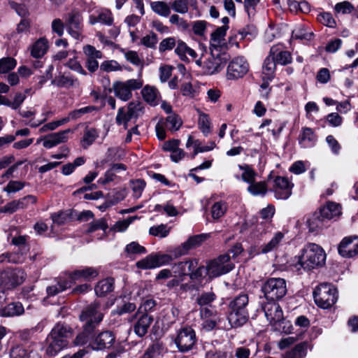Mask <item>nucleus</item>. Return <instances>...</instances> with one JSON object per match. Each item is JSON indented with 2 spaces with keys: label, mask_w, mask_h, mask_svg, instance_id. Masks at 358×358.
I'll return each instance as SVG.
<instances>
[{
  "label": "nucleus",
  "mask_w": 358,
  "mask_h": 358,
  "mask_svg": "<svg viewBox=\"0 0 358 358\" xmlns=\"http://www.w3.org/2000/svg\"><path fill=\"white\" fill-rule=\"evenodd\" d=\"M249 70V64L243 57H236L229 64L227 69V78L237 80L243 78Z\"/></svg>",
  "instance_id": "12"
},
{
  "label": "nucleus",
  "mask_w": 358,
  "mask_h": 358,
  "mask_svg": "<svg viewBox=\"0 0 358 358\" xmlns=\"http://www.w3.org/2000/svg\"><path fill=\"white\" fill-rule=\"evenodd\" d=\"M197 338L195 331L189 326L181 328L175 339V343L181 352H187L196 345Z\"/></svg>",
  "instance_id": "10"
},
{
  "label": "nucleus",
  "mask_w": 358,
  "mask_h": 358,
  "mask_svg": "<svg viewBox=\"0 0 358 358\" xmlns=\"http://www.w3.org/2000/svg\"><path fill=\"white\" fill-rule=\"evenodd\" d=\"M338 251L343 257L356 256L358 254V236L344 238L338 245Z\"/></svg>",
  "instance_id": "19"
},
{
  "label": "nucleus",
  "mask_w": 358,
  "mask_h": 358,
  "mask_svg": "<svg viewBox=\"0 0 358 358\" xmlns=\"http://www.w3.org/2000/svg\"><path fill=\"white\" fill-rule=\"evenodd\" d=\"M283 238L284 234L282 232H276L268 243L261 245L258 248L257 251L255 253V255L260 254H267L268 252L277 250Z\"/></svg>",
  "instance_id": "27"
},
{
  "label": "nucleus",
  "mask_w": 358,
  "mask_h": 358,
  "mask_svg": "<svg viewBox=\"0 0 358 358\" xmlns=\"http://www.w3.org/2000/svg\"><path fill=\"white\" fill-rule=\"evenodd\" d=\"M11 358H31L30 354H28L22 347L15 346L10 351Z\"/></svg>",
  "instance_id": "64"
},
{
  "label": "nucleus",
  "mask_w": 358,
  "mask_h": 358,
  "mask_svg": "<svg viewBox=\"0 0 358 358\" xmlns=\"http://www.w3.org/2000/svg\"><path fill=\"white\" fill-rule=\"evenodd\" d=\"M144 113V107L140 101H131L126 106L118 109L115 122L117 125H122L124 129H128V123L136 120Z\"/></svg>",
  "instance_id": "8"
},
{
  "label": "nucleus",
  "mask_w": 358,
  "mask_h": 358,
  "mask_svg": "<svg viewBox=\"0 0 358 358\" xmlns=\"http://www.w3.org/2000/svg\"><path fill=\"white\" fill-rule=\"evenodd\" d=\"M199 127L201 131L204 134L205 136H207L211 131L210 128V121L209 116L207 114L201 113L199 115V122H198Z\"/></svg>",
  "instance_id": "49"
},
{
  "label": "nucleus",
  "mask_w": 358,
  "mask_h": 358,
  "mask_svg": "<svg viewBox=\"0 0 358 358\" xmlns=\"http://www.w3.org/2000/svg\"><path fill=\"white\" fill-rule=\"evenodd\" d=\"M182 121L177 114L169 115L166 119V128L173 131L178 130L182 126Z\"/></svg>",
  "instance_id": "44"
},
{
  "label": "nucleus",
  "mask_w": 358,
  "mask_h": 358,
  "mask_svg": "<svg viewBox=\"0 0 358 358\" xmlns=\"http://www.w3.org/2000/svg\"><path fill=\"white\" fill-rule=\"evenodd\" d=\"M317 213L328 224L329 220L337 218L341 214V206L334 202H328L322 206Z\"/></svg>",
  "instance_id": "24"
},
{
  "label": "nucleus",
  "mask_w": 358,
  "mask_h": 358,
  "mask_svg": "<svg viewBox=\"0 0 358 358\" xmlns=\"http://www.w3.org/2000/svg\"><path fill=\"white\" fill-rule=\"evenodd\" d=\"M294 185L283 176H276L272 182L271 191L277 199H287L292 194Z\"/></svg>",
  "instance_id": "15"
},
{
  "label": "nucleus",
  "mask_w": 358,
  "mask_h": 358,
  "mask_svg": "<svg viewBox=\"0 0 358 358\" xmlns=\"http://www.w3.org/2000/svg\"><path fill=\"white\" fill-rule=\"evenodd\" d=\"M158 42V38L155 33L151 32L150 34H148L143 36L141 38V43L146 48L155 49L157 46V43Z\"/></svg>",
  "instance_id": "54"
},
{
  "label": "nucleus",
  "mask_w": 358,
  "mask_h": 358,
  "mask_svg": "<svg viewBox=\"0 0 358 358\" xmlns=\"http://www.w3.org/2000/svg\"><path fill=\"white\" fill-rule=\"evenodd\" d=\"M277 62H275V59L271 54V50L269 51V55L266 57L263 64V71L264 73L267 75L268 77H273V73L275 70Z\"/></svg>",
  "instance_id": "42"
},
{
  "label": "nucleus",
  "mask_w": 358,
  "mask_h": 358,
  "mask_svg": "<svg viewBox=\"0 0 358 358\" xmlns=\"http://www.w3.org/2000/svg\"><path fill=\"white\" fill-rule=\"evenodd\" d=\"M313 298L318 307L327 309L337 301L338 292L332 284L321 283L315 287L313 292Z\"/></svg>",
  "instance_id": "4"
},
{
  "label": "nucleus",
  "mask_w": 358,
  "mask_h": 358,
  "mask_svg": "<svg viewBox=\"0 0 358 358\" xmlns=\"http://www.w3.org/2000/svg\"><path fill=\"white\" fill-rule=\"evenodd\" d=\"M355 10V6L349 1H344L337 3L334 6V10L336 13H342L343 15L350 14Z\"/></svg>",
  "instance_id": "51"
},
{
  "label": "nucleus",
  "mask_w": 358,
  "mask_h": 358,
  "mask_svg": "<svg viewBox=\"0 0 358 358\" xmlns=\"http://www.w3.org/2000/svg\"><path fill=\"white\" fill-rule=\"evenodd\" d=\"M22 273L12 270L0 272V287L3 289H12L23 282Z\"/></svg>",
  "instance_id": "17"
},
{
  "label": "nucleus",
  "mask_w": 358,
  "mask_h": 358,
  "mask_svg": "<svg viewBox=\"0 0 358 358\" xmlns=\"http://www.w3.org/2000/svg\"><path fill=\"white\" fill-rule=\"evenodd\" d=\"M152 315L148 313H142L134 324V331L140 338L143 337L148 331L150 325L153 322Z\"/></svg>",
  "instance_id": "25"
},
{
  "label": "nucleus",
  "mask_w": 358,
  "mask_h": 358,
  "mask_svg": "<svg viewBox=\"0 0 358 358\" xmlns=\"http://www.w3.org/2000/svg\"><path fill=\"white\" fill-rule=\"evenodd\" d=\"M318 21L324 25L334 27L336 24L335 20L330 13H321L317 16Z\"/></svg>",
  "instance_id": "60"
},
{
  "label": "nucleus",
  "mask_w": 358,
  "mask_h": 358,
  "mask_svg": "<svg viewBox=\"0 0 358 358\" xmlns=\"http://www.w3.org/2000/svg\"><path fill=\"white\" fill-rule=\"evenodd\" d=\"M261 291L267 301H278L287 294V284L281 278H269L262 285Z\"/></svg>",
  "instance_id": "5"
},
{
  "label": "nucleus",
  "mask_w": 358,
  "mask_h": 358,
  "mask_svg": "<svg viewBox=\"0 0 358 358\" xmlns=\"http://www.w3.org/2000/svg\"><path fill=\"white\" fill-rule=\"evenodd\" d=\"M206 358H234V354L225 349H213L206 352Z\"/></svg>",
  "instance_id": "46"
},
{
  "label": "nucleus",
  "mask_w": 358,
  "mask_h": 358,
  "mask_svg": "<svg viewBox=\"0 0 358 358\" xmlns=\"http://www.w3.org/2000/svg\"><path fill=\"white\" fill-rule=\"evenodd\" d=\"M85 326H83V331L77 335L73 341V343L76 345H83L86 344L89 339L92 336L94 331H85Z\"/></svg>",
  "instance_id": "53"
},
{
  "label": "nucleus",
  "mask_w": 358,
  "mask_h": 358,
  "mask_svg": "<svg viewBox=\"0 0 358 358\" xmlns=\"http://www.w3.org/2000/svg\"><path fill=\"white\" fill-rule=\"evenodd\" d=\"M98 20L107 26H111L113 23V17L112 13L109 10H103L99 13Z\"/></svg>",
  "instance_id": "62"
},
{
  "label": "nucleus",
  "mask_w": 358,
  "mask_h": 358,
  "mask_svg": "<svg viewBox=\"0 0 358 358\" xmlns=\"http://www.w3.org/2000/svg\"><path fill=\"white\" fill-rule=\"evenodd\" d=\"M17 65L16 60L10 57L0 59V73H6L13 69Z\"/></svg>",
  "instance_id": "48"
},
{
  "label": "nucleus",
  "mask_w": 358,
  "mask_h": 358,
  "mask_svg": "<svg viewBox=\"0 0 358 358\" xmlns=\"http://www.w3.org/2000/svg\"><path fill=\"white\" fill-rule=\"evenodd\" d=\"M262 310L271 326L282 319V308L276 301H268L262 305Z\"/></svg>",
  "instance_id": "20"
},
{
  "label": "nucleus",
  "mask_w": 358,
  "mask_h": 358,
  "mask_svg": "<svg viewBox=\"0 0 358 358\" xmlns=\"http://www.w3.org/2000/svg\"><path fill=\"white\" fill-rule=\"evenodd\" d=\"M114 278H107L97 282L94 291L98 296H103L114 289Z\"/></svg>",
  "instance_id": "31"
},
{
  "label": "nucleus",
  "mask_w": 358,
  "mask_h": 358,
  "mask_svg": "<svg viewBox=\"0 0 358 358\" xmlns=\"http://www.w3.org/2000/svg\"><path fill=\"white\" fill-rule=\"evenodd\" d=\"M217 296L213 292H203L196 298V303L200 306H211L212 303L215 301Z\"/></svg>",
  "instance_id": "38"
},
{
  "label": "nucleus",
  "mask_w": 358,
  "mask_h": 358,
  "mask_svg": "<svg viewBox=\"0 0 358 358\" xmlns=\"http://www.w3.org/2000/svg\"><path fill=\"white\" fill-rule=\"evenodd\" d=\"M177 41L175 37H168L163 39L159 45V51L164 52L171 50L176 46Z\"/></svg>",
  "instance_id": "55"
},
{
  "label": "nucleus",
  "mask_w": 358,
  "mask_h": 358,
  "mask_svg": "<svg viewBox=\"0 0 358 358\" xmlns=\"http://www.w3.org/2000/svg\"><path fill=\"white\" fill-rule=\"evenodd\" d=\"M316 141L317 136L311 128H302V132L299 137V142L302 148L313 147L315 144Z\"/></svg>",
  "instance_id": "30"
},
{
  "label": "nucleus",
  "mask_w": 358,
  "mask_h": 358,
  "mask_svg": "<svg viewBox=\"0 0 358 358\" xmlns=\"http://www.w3.org/2000/svg\"><path fill=\"white\" fill-rule=\"evenodd\" d=\"M99 275V271L93 267H84L69 273V281L72 284L77 280H91Z\"/></svg>",
  "instance_id": "22"
},
{
  "label": "nucleus",
  "mask_w": 358,
  "mask_h": 358,
  "mask_svg": "<svg viewBox=\"0 0 358 358\" xmlns=\"http://www.w3.org/2000/svg\"><path fill=\"white\" fill-rule=\"evenodd\" d=\"M71 131L70 129L52 133L43 138V145L45 148H52L60 143H65L68 141V134Z\"/></svg>",
  "instance_id": "23"
},
{
  "label": "nucleus",
  "mask_w": 358,
  "mask_h": 358,
  "mask_svg": "<svg viewBox=\"0 0 358 358\" xmlns=\"http://www.w3.org/2000/svg\"><path fill=\"white\" fill-rule=\"evenodd\" d=\"M80 320L84 322L85 331H94L103 318V313L101 312V303L94 301L83 308L80 316Z\"/></svg>",
  "instance_id": "6"
},
{
  "label": "nucleus",
  "mask_w": 358,
  "mask_h": 358,
  "mask_svg": "<svg viewBox=\"0 0 358 358\" xmlns=\"http://www.w3.org/2000/svg\"><path fill=\"white\" fill-rule=\"evenodd\" d=\"M306 224L308 228L309 232L316 234L320 232L327 225L317 211L315 212L307 218Z\"/></svg>",
  "instance_id": "28"
},
{
  "label": "nucleus",
  "mask_w": 358,
  "mask_h": 358,
  "mask_svg": "<svg viewBox=\"0 0 358 358\" xmlns=\"http://www.w3.org/2000/svg\"><path fill=\"white\" fill-rule=\"evenodd\" d=\"M228 28V26L220 27L211 34L210 45L212 46H220L221 41L224 40V37L226 36V32Z\"/></svg>",
  "instance_id": "41"
},
{
  "label": "nucleus",
  "mask_w": 358,
  "mask_h": 358,
  "mask_svg": "<svg viewBox=\"0 0 358 358\" xmlns=\"http://www.w3.org/2000/svg\"><path fill=\"white\" fill-rule=\"evenodd\" d=\"M173 257L166 254L152 253L136 262V266L141 269H152L167 264Z\"/></svg>",
  "instance_id": "13"
},
{
  "label": "nucleus",
  "mask_w": 358,
  "mask_h": 358,
  "mask_svg": "<svg viewBox=\"0 0 358 358\" xmlns=\"http://www.w3.org/2000/svg\"><path fill=\"white\" fill-rule=\"evenodd\" d=\"M274 331H278L281 334H289L292 332L293 326L290 321L287 320L282 316V319L275 323L273 326Z\"/></svg>",
  "instance_id": "45"
},
{
  "label": "nucleus",
  "mask_w": 358,
  "mask_h": 358,
  "mask_svg": "<svg viewBox=\"0 0 358 358\" xmlns=\"http://www.w3.org/2000/svg\"><path fill=\"white\" fill-rule=\"evenodd\" d=\"M115 342V334L110 331H103L94 338L92 346L96 350H108L113 346Z\"/></svg>",
  "instance_id": "18"
},
{
  "label": "nucleus",
  "mask_w": 358,
  "mask_h": 358,
  "mask_svg": "<svg viewBox=\"0 0 358 358\" xmlns=\"http://www.w3.org/2000/svg\"><path fill=\"white\" fill-rule=\"evenodd\" d=\"M141 94L143 99L152 106L157 104V90L156 88L145 86L143 88Z\"/></svg>",
  "instance_id": "39"
},
{
  "label": "nucleus",
  "mask_w": 358,
  "mask_h": 358,
  "mask_svg": "<svg viewBox=\"0 0 358 358\" xmlns=\"http://www.w3.org/2000/svg\"><path fill=\"white\" fill-rule=\"evenodd\" d=\"M308 343L302 342L297 344L293 349L287 352L282 358H305L307 354Z\"/></svg>",
  "instance_id": "35"
},
{
  "label": "nucleus",
  "mask_w": 358,
  "mask_h": 358,
  "mask_svg": "<svg viewBox=\"0 0 358 358\" xmlns=\"http://www.w3.org/2000/svg\"><path fill=\"white\" fill-rule=\"evenodd\" d=\"M53 222L57 224H63L71 220V213L68 211H61L51 215Z\"/></svg>",
  "instance_id": "63"
},
{
  "label": "nucleus",
  "mask_w": 358,
  "mask_h": 358,
  "mask_svg": "<svg viewBox=\"0 0 358 358\" xmlns=\"http://www.w3.org/2000/svg\"><path fill=\"white\" fill-rule=\"evenodd\" d=\"M136 308V304L131 302L124 303L122 305L117 306L114 310L115 313L118 315H122L127 313L134 312Z\"/></svg>",
  "instance_id": "57"
},
{
  "label": "nucleus",
  "mask_w": 358,
  "mask_h": 358,
  "mask_svg": "<svg viewBox=\"0 0 358 358\" xmlns=\"http://www.w3.org/2000/svg\"><path fill=\"white\" fill-rule=\"evenodd\" d=\"M131 186L134 192V196L139 198L145 187V182L142 179L131 181Z\"/></svg>",
  "instance_id": "58"
},
{
  "label": "nucleus",
  "mask_w": 358,
  "mask_h": 358,
  "mask_svg": "<svg viewBox=\"0 0 358 358\" xmlns=\"http://www.w3.org/2000/svg\"><path fill=\"white\" fill-rule=\"evenodd\" d=\"M249 297L246 293H241L231 300L229 304L228 321L232 328L243 326L249 320Z\"/></svg>",
  "instance_id": "2"
},
{
  "label": "nucleus",
  "mask_w": 358,
  "mask_h": 358,
  "mask_svg": "<svg viewBox=\"0 0 358 358\" xmlns=\"http://www.w3.org/2000/svg\"><path fill=\"white\" fill-rule=\"evenodd\" d=\"M97 136L98 134L95 129H86L83 137V147L85 148L92 145Z\"/></svg>",
  "instance_id": "50"
},
{
  "label": "nucleus",
  "mask_w": 358,
  "mask_h": 358,
  "mask_svg": "<svg viewBox=\"0 0 358 358\" xmlns=\"http://www.w3.org/2000/svg\"><path fill=\"white\" fill-rule=\"evenodd\" d=\"M230 259L231 257L229 255H222L209 262L205 266L206 275L213 278L231 271L234 268V264L230 262Z\"/></svg>",
  "instance_id": "9"
},
{
  "label": "nucleus",
  "mask_w": 358,
  "mask_h": 358,
  "mask_svg": "<svg viewBox=\"0 0 358 358\" xmlns=\"http://www.w3.org/2000/svg\"><path fill=\"white\" fill-rule=\"evenodd\" d=\"M271 54L275 59L278 64L285 66L292 61V55L289 51L282 50L280 45H273L271 48Z\"/></svg>",
  "instance_id": "29"
},
{
  "label": "nucleus",
  "mask_w": 358,
  "mask_h": 358,
  "mask_svg": "<svg viewBox=\"0 0 358 358\" xmlns=\"http://www.w3.org/2000/svg\"><path fill=\"white\" fill-rule=\"evenodd\" d=\"M326 254L324 250L315 243L307 244L302 250V255L296 265L305 270H311L321 266L325 262Z\"/></svg>",
  "instance_id": "3"
},
{
  "label": "nucleus",
  "mask_w": 358,
  "mask_h": 358,
  "mask_svg": "<svg viewBox=\"0 0 358 358\" xmlns=\"http://www.w3.org/2000/svg\"><path fill=\"white\" fill-rule=\"evenodd\" d=\"M72 285L71 281H69L67 279L59 278L57 284L47 287L46 292L48 296H54L57 294L66 290L71 287Z\"/></svg>",
  "instance_id": "32"
},
{
  "label": "nucleus",
  "mask_w": 358,
  "mask_h": 358,
  "mask_svg": "<svg viewBox=\"0 0 358 358\" xmlns=\"http://www.w3.org/2000/svg\"><path fill=\"white\" fill-rule=\"evenodd\" d=\"M149 233L152 236H159L162 238H164L169 235V229H167V226L166 224H162L158 226H153L150 227Z\"/></svg>",
  "instance_id": "56"
},
{
  "label": "nucleus",
  "mask_w": 358,
  "mask_h": 358,
  "mask_svg": "<svg viewBox=\"0 0 358 358\" xmlns=\"http://www.w3.org/2000/svg\"><path fill=\"white\" fill-rule=\"evenodd\" d=\"M48 42L45 38H40L31 47V55L34 58L42 57L48 49Z\"/></svg>",
  "instance_id": "33"
},
{
  "label": "nucleus",
  "mask_w": 358,
  "mask_h": 358,
  "mask_svg": "<svg viewBox=\"0 0 358 358\" xmlns=\"http://www.w3.org/2000/svg\"><path fill=\"white\" fill-rule=\"evenodd\" d=\"M228 205L225 201H219L213 203L211 207V216L213 220H218L223 217L227 211Z\"/></svg>",
  "instance_id": "40"
},
{
  "label": "nucleus",
  "mask_w": 358,
  "mask_h": 358,
  "mask_svg": "<svg viewBox=\"0 0 358 358\" xmlns=\"http://www.w3.org/2000/svg\"><path fill=\"white\" fill-rule=\"evenodd\" d=\"M150 7L152 10L159 16L166 17L171 14V7L165 1L151 2Z\"/></svg>",
  "instance_id": "36"
},
{
  "label": "nucleus",
  "mask_w": 358,
  "mask_h": 358,
  "mask_svg": "<svg viewBox=\"0 0 358 358\" xmlns=\"http://www.w3.org/2000/svg\"><path fill=\"white\" fill-rule=\"evenodd\" d=\"M171 7L176 13L185 14L189 10L188 0H173Z\"/></svg>",
  "instance_id": "52"
},
{
  "label": "nucleus",
  "mask_w": 358,
  "mask_h": 358,
  "mask_svg": "<svg viewBox=\"0 0 358 358\" xmlns=\"http://www.w3.org/2000/svg\"><path fill=\"white\" fill-rule=\"evenodd\" d=\"M143 86L141 79H129L125 82L116 81L113 84V90L115 96L127 101L132 96V90H138Z\"/></svg>",
  "instance_id": "11"
},
{
  "label": "nucleus",
  "mask_w": 358,
  "mask_h": 358,
  "mask_svg": "<svg viewBox=\"0 0 358 358\" xmlns=\"http://www.w3.org/2000/svg\"><path fill=\"white\" fill-rule=\"evenodd\" d=\"M28 236L26 235H20L13 237L11 240V243L19 248L18 250L22 254H27L29 251V246L27 244Z\"/></svg>",
  "instance_id": "47"
},
{
  "label": "nucleus",
  "mask_w": 358,
  "mask_h": 358,
  "mask_svg": "<svg viewBox=\"0 0 358 358\" xmlns=\"http://www.w3.org/2000/svg\"><path fill=\"white\" fill-rule=\"evenodd\" d=\"M248 191L253 196H264L267 192V187L265 182H252L248 187Z\"/></svg>",
  "instance_id": "43"
},
{
  "label": "nucleus",
  "mask_w": 358,
  "mask_h": 358,
  "mask_svg": "<svg viewBox=\"0 0 358 358\" xmlns=\"http://www.w3.org/2000/svg\"><path fill=\"white\" fill-rule=\"evenodd\" d=\"M52 84L57 86L58 87H64L67 89L70 87H78L80 86L78 80L70 73L59 75L52 80Z\"/></svg>",
  "instance_id": "26"
},
{
  "label": "nucleus",
  "mask_w": 358,
  "mask_h": 358,
  "mask_svg": "<svg viewBox=\"0 0 358 358\" xmlns=\"http://www.w3.org/2000/svg\"><path fill=\"white\" fill-rule=\"evenodd\" d=\"M174 272L179 275H188L192 280H201L206 275V267L196 259L180 262L173 266Z\"/></svg>",
  "instance_id": "7"
},
{
  "label": "nucleus",
  "mask_w": 358,
  "mask_h": 358,
  "mask_svg": "<svg viewBox=\"0 0 358 358\" xmlns=\"http://www.w3.org/2000/svg\"><path fill=\"white\" fill-rule=\"evenodd\" d=\"M229 55L226 52L217 53L216 55L213 52L210 57L204 62L203 69L207 74H214L222 71L227 61Z\"/></svg>",
  "instance_id": "16"
},
{
  "label": "nucleus",
  "mask_w": 358,
  "mask_h": 358,
  "mask_svg": "<svg viewBox=\"0 0 358 358\" xmlns=\"http://www.w3.org/2000/svg\"><path fill=\"white\" fill-rule=\"evenodd\" d=\"M73 336V329L69 324L64 322H57L52 329L48 336V345L46 353L55 356L59 352L66 348Z\"/></svg>",
  "instance_id": "1"
},
{
  "label": "nucleus",
  "mask_w": 358,
  "mask_h": 358,
  "mask_svg": "<svg viewBox=\"0 0 358 358\" xmlns=\"http://www.w3.org/2000/svg\"><path fill=\"white\" fill-rule=\"evenodd\" d=\"M23 306L20 302H13L8 304L0 310V315L3 317H13L20 315L24 313Z\"/></svg>",
  "instance_id": "34"
},
{
  "label": "nucleus",
  "mask_w": 358,
  "mask_h": 358,
  "mask_svg": "<svg viewBox=\"0 0 358 358\" xmlns=\"http://www.w3.org/2000/svg\"><path fill=\"white\" fill-rule=\"evenodd\" d=\"M68 33L74 38L79 39L83 32V17L76 10H72L64 16Z\"/></svg>",
  "instance_id": "14"
},
{
  "label": "nucleus",
  "mask_w": 358,
  "mask_h": 358,
  "mask_svg": "<svg viewBox=\"0 0 358 358\" xmlns=\"http://www.w3.org/2000/svg\"><path fill=\"white\" fill-rule=\"evenodd\" d=\"M164 351V347L159 343L150 345L141 358H159Z\"/></svg>",
  "instance_id": "37"
},
{
  "label": "nucleus",
  "mask_w": 358,
  "mask_h": 358,
  "mask_svg": "<svg viewBox=\"0 0 358 358\" xmlns=\"http://www.w3.org/2000/svg\"><path fill=\"white\" fill-rule=\"evenodd\" d=\"M108 226L106 220L102 218L90 222L89 224V228L87 229V232L92 233L99 229L106 231L108 229Z\"/></svg>",
  "instance_id": "61"
},
{
  "label": "nucleus",
  "mask_w": 358,
  "mask_h": 358,
  "mask_svg": "<svg viewBox=\"0 0 358 358\" xmlns=\"http://www.w3.org/2000/svg\"><path fill=\"white\" fill-rule=\"evenodd\" d=\"M240 169L243 170V173L241 175L242 180L249 185L255 181V177L256 176V173L250 169L248 166H245V167L242 165L238 166Z\"/></svg>",
  "instance_id": "59"
},
{
  "label": "nucleus",
  "mask_w": 358,
  "mask_h": 358,
  "mask_svg": "<svg viewBox=\"0 0 358 358\" xmlns=\"http://www.w3.org/2000/svg\"><path fill=\"white\" fill-rule=\"evenodd\" d=\"M205 239V234H199L189 237L187 241L173 250L174 257L178 258L187 254L190 250L200 245Z\"/></svg>",
  "instance_id": "21"
}]
</instances>
